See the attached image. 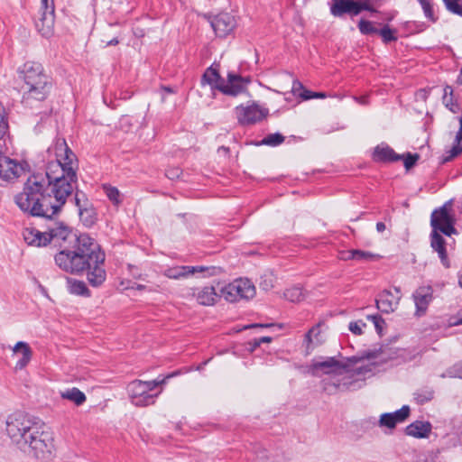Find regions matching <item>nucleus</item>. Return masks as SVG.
I'll list each match as a JSON object with an SVG mask.
<instances>
[{"instance_id":"e433bc0d","label":"nucleus","mask_w":462,"mask_h":462,"mask_svg":"<svg viewBox=\"0 0 462 462\" xmlns=\"http://www.w3.org/2000/svg\"><path fill=\"white\" fill-rule=\"evenodd\" d=\"M104 190L107 196V198L115 204L119 205L121 202L120 199V191L112 186H104Z\"/></svg>"},{"instance_id":"a19ab883","label":"nucleus","mask_w":462,"mask_h":462,"mask_svg":"<svg viewBox=\"0 0 462 462\" xmlns=\"http://www.w3.org/2000/svg\"><path fill=\"white\" fill-rule=\"evenodd\" d=\"M356 5L358 9V14L362 11L375 12L373 0H357L356 1Z\"/></svg>"},{"instance_id":"c756f323","label":"nucleus","mask_w":462,"mask_h":462,"mask_svg":"<svg viewBox=\"0 0 462 462\" xmlns=\"http://www.w3.org/2000/svg\"><path fill=\"white\" fill-rule=\"evenodd\" d=\"M60 397L72 402L77 406L82 405L87 400L85 393L77 387H72L61 392Z\"/></svg>"},{"instance_id":"f8f14e48","label":"nucleus","mask_w":462,"mask_h":462,"mask_svg":"<svg viewBox=\"0 0 462 462\" xmlns=\"http://www.w3.org/2000/svg\"><path fill=\"white\" fill-rule=\"evenodd\" d=\"M49 244L52 241L62 245L73 236L72 227L65 221H54L47 227Z\"/></svg>"},{"instance_id":"58836bf2","label":"nucleus","mask_w":462,"mask_h":462,"mask_svg":"<svg viewBox=\"0 0 462 462\" xmlns=\"http://www.w3.org/2000/svg\"><path fill=\"white\" fill-rule=\"evenodd\" d=\"M447 8L454 14L462 16V1L461 0H443Z\"/></svg>"},{"instance_id":"13d9d810","label":"nucleus","mask_w":462,"mask_h":462,"mask_svg":"<svg viewBox=\"0 0 462 462\" xmlns=\"http://www.w3.org/2000/svg\"><path fill=\"white\" fill-rule=\"evenodd\" d=\"M131 289H135V290H138V291H143L146 289V286L143 285V284H135V285H133L131 287Z\"/></svg>"},{"instance_id":"4c0bfd02","label":"nucleus","mask_w":462,"mask_h":462,"mask_svg":"<svg viewBox=\"0 0 462 462\" xmlns=\"http://www.w3.org/2000/svg\"><path fill=\"white\" fill-rule=\"evenodd\" d=\"M358 28L363 34L377 33L378 30L374 26L373 23L361 19L358 23Z\"/></svg>"},{"instance_id":"052dcab7","label":"nucleus","mask_w":462,"mask_h":462,"mask_svg":"<svg viewBox=\"0 0 462 462\" xmlns=\"http://www.w3.org/2000/svg\"><path fill=\"white\" fill-rule=\"evenodd\" d=\"M457 81L458 84L462 85V67H461L460 73H459V75L457 77Z\"/></svg>"},{"instance_id":"5701e85b","label":"nucleus","mask_w":462,"mask_h":462,"mask_svg":"<svg viewBox=\"0 0 462 462\" xmlns=\"http://www.w3.org/2000/svg\"><path fill=\"white\" fill-rule=\"evenodd\" d=\"M23 236L27 245L32 246H46L49 245L47 231L42 232L35 227H25Z\"/></svg>"},{"instance_id":"ea45409f","label":"nucleus","mask_w":462,"mask_h":462,"mask_svg":"<svg viewBox=\"0 0 462 462\" xmlns=\"http://www.w3.org/2000/svg\"><path fill=\"white\" fill-rule=\"evenodd\" d=\"M377 258V255L370 252L354 249V260L357 261H371Z\"/></svg>"},{"instance_id":"3c124183","label":"nucleus","mask_w":462,"mask_h":462,"mask_svg":"<svg viewBox=\"0 0 462 462\" xmlns=\"http://www.w3.org/2000/svg\"><path fill=\"white\" fill-rule=\"evenodd\" d=\"M249 344L251 346L252 350H254L256 347L261 346L259 338H255V339L252 340Z\"/></svg>"},{"instance_id":"39448f33","label":"nucleus","mask_w":462,"mask_h":462,"mask_svg":"<svg viewBox=\"0 0 462 462\" xmlns=\"http://www.w3.org/2000/svg\"><path fill=\"white\" fill-rule=\"evenodd\" d=\"M164 383L165 380L159 379L152 381L134 380L128 384L127 392L135 406L144 407L154 402L157 393L152 394V392Z\"/></svg>"},{"instance_id":"79ce46f5","label":"nucleus","mask_w":462,"mask_h":462,"mask_svg":"<svg viewBox=\"0 0 462 462\" xmlns=\"http://www.w3.org/2000/svg\"><path fill=\"white\" fill-rule=\"evenodd\" d=\"M421 5V8L424 12L425 16L430 21L434 22L436 20L434 16V12L431 4L428 0H418Z\"/></svg>"},{"instance_id":"1a4fd4ad","label":"nucleus","mask_w":462,"mask_h":462,"mask_svg":"<svg viewBox=\"0 0 462 462\" xmlns=\"http://www.w3.org/2000/svg\"><path fill=\"white\" fill-rule=\"evenodd\" d=\"M235 112L238 124L244 126L260 123L269 115V109L255 101L237 106Z\"/></svg>"},{"instance_id":"f3484780","label":"nucleus","mask_w":462,"mask_h":462,"mask_svg":"<svg viewBox=\"0 0 462 462\" xmlns=\"http://www.w3.org/2000/svg\"><path fill=\"white\" fill-rule=\"evenodd\" d=\"M12 357L16 360L14 369L23 370L32 358V349L28 343L19 341L12 347Z\"/></svg>"},{"instance_id":"e2e57ef3","label":"nucleus","mask_w":462,"mask_h":462,"mask_svg":"<svg viewBox=\"0 0 462 462\" xmlns=\"http://www.w3.org/2000/svg\"><path fill=\"white\" fill-rule=\"evenodd\" d=\"M448 90H450V92H452L451 88H450V87H447V88H445V92H446V93L448 92Z\"/></svg>"},{"instance_id":"4468645a","label":"nucleus","mask_w":462,"mask_h":462,"mask_svg":"<svg viewBox=\"0 0 462 462\" xmlns=\"http://www.w3.org/2000/svg\"><path fill=\"white\" fill-rule=\"evenodd\" d=\"M208 270L206 266H190V265H174L167 267L162 274L171 280L188 279L197 273H204Z\"/></svg>"},{"instance_id":"a18cd8bd","label":"nucleus","mask_w":462,"mask_h":462,"mask_svg":"<svg viewBox=\"0 0 462 462\" xmlns=\"http://www.w3.org/2000/svg\"><path fill=\"white\" fill-rule=\"evenodd\" d=\"M378 356L379 354L377 352H368L364 356L363 359L372 361V365L375 366L383 364L384 361L383 359H378Z\"/></svg>"},{"instance_id":"c9c22d12","label":"nucleus","mask_w":462,"mask_h":462,"mask_svg":"<svg viewBox=\"0 0 462 462\" xmlns=\"http://www.w3.org/2000/svg\"><path fill=\"white\" fill-rule=\"evenodd\" d=\"M384 42H390L397 40L396 31L391 29L388 25L383 26L377 32Z\"/></svg>"},{"instance_id":"dca6fc26","label":"nucleus","mask_w":462,"mask_h":462,"mask_svg":"<svg viewBox=\"0 0 462 462\" xmlns=\"http://www.w3.org/2000/svg\"><path fill=\"white\" fill-rule=\"evenodd\" d=\"M250 82L239 75L229 73L226 81L219 87V91L225 95L236 97L246 90V85Z\"/></svg>"},{"instance_id":"9b49d317","label":"nucleus","mask_w":462,"mask_h":462,"mask_svg":"<svg viewBox=\"0 0 462 462\" xmlns=\"http://www.w3.org/2000/svg\"><path fill=\"white\" fill-rule=\"evenodd\" d=\"M191 299L200 307H214L220 300L222 295L218 293L217 288L208 284L191 289Z\"/></svg>"},{"instance_id":"2f4dec72","label":"nucleus","mask_w":462,"mask_h":462,"mask_svg":"<svg viewBox=\"0 0 462 462\" xmlns=\"http://www.w3.org/2000/svg\"><path fill=\"white\" fill-rule=\"evenodd\" d=\"M462 129L459 127L456 133L455 139L452 147L446 152V155L443 159L444 162H449L462 153Z\"/></svg>"},{"instance_id":"2eb2a0df","label":"nucleus","mask_w":462,"mask_h":462,"mask_svg":"<svg viewBox=\"0 0 462 462\" xmlns=\"http://www.w3.org/2000/svg\"><path fill=\"white\" fill-rule=\"evenodd\" d=\"M41 17L35 22L39 32L44 37H50L54 32L55 5L42 6Z\"/></svg>"},{"instance_id":"37998d69","label":"nucleus","mask_w":462,"mask_h":462,"mask_svg":"<svg viewBox=\"0 0 462 462\" xmlns=\"http://www.w3.org/2000/svg\"><path fill=\"white\" fill-rule=\"evenodd\" d=\"M401 159L403 160V164L407 170L411 169L418 161V154H410L408 153L406 156H401Z\"/></svg>"},{"instance_id":"f704fd0d","label":"nucleus","mask_w":462,"mask_h":462,"mask_svg":"<svg viewBox=\"0 0 462 462\" xmlns=\"http://www.w3.org/2000/svg\"><path fill=\"white\" fill-rule=\"evenodd\" d=\"M284 136L279 133H274L268 134L266 137H264L261 143L264 145H270V146H277L284 142Z\"/></svg>"},{"instance_id":"a211bd4d","label":"nucleus","mask_w":462,"mask_h":462,"mask_svg":"<svg viewBox=\"0 0 462 462\" xmlns=\"http://www.w3.org/2000/svg\"><path fill=\"white\" fill-rule=\"evenodd\" d=\"M236 19L227 13H221L211 22L212 28L218 37H226L236 28Z\"/></svg>"},{"instance_id":"7c9ffc66","label":"nucleus","mask_w":462,"mask_h":462,"mask_svg":"<svg viewBox=\"0 0 462 462\" xmlns=\"http://www.w3.org/2000/svg\"><path fill=\"white\" fill-rule=\"evenodd\" d=\"M67 288L70 294L77 296H89L90 291L83 281H78L76 279L67 280Z\"/></svg>"},{"instance_id":"72a5a7b5","label":"nucleus","mask_w":462,"mask_h":462,"mask_svg":"<svg viewBox=\"0 0 462 462\" xmlns=\"http://www.w3.org/2000/svg\"><path fill=\"white\" fill-rule=\"evenodd\" d=\"M314 367L316 369L324 370L326 373H333L336 372L337 369L341 368V365L338 361L331 357L323 362H319L315 364Z\"/></svg>"},{"instance_id":"de8ad7c7","label":"nucleus","mask_w":462,"mask_h":462,"mask_svg":"<svg viewBox=\"0 0 462 462\" xmlns=\"http://www.w3.org/2000/svg\"><path fill=\"white\" fill-rule=\"evenodd\" d=\"M339 259L343 261L354 260V249L340 252Z\"/></svg>"},{"instance_id":"4d7b16f0","label":"nucleus","mask_w":462,"mask_h":462,"mask_svg":"<svg viewBox=\"0 0 462 462\" xmlns=\"http://www.w3.org/2000/svg\"><path fill=\"white\" fill-rule=\"evenodd\" d=\"M328 95L325 92H316L314 98H326Z\"/></svg>"},{"instance_id":"ddd939ff","label":"nucleus","mask_w":462,"mask_h":462,"mask_svg":"<svg viewBox=\"0 0 462 462\" xmlns=\"http://www.w3.org/2000/svg\"><path fill=\"white\" fill-rule=\"evenodd\" d=\"M401 298L399 288H394L393 291L384 290L376 300L377 309L383 313H392L398 308Z\"/></svg>"},{"instance_id":"423d86ee","label":"nucleus","mask_w":462,"mask_h":462,"mask_svg":"<svg viewBox=\"0 0 462 462\" xmlns=\"http://www.w3.org/2000/svg\"><path fill=\"white\" fill-rule=\"evenodd\" d=\"M220 292L226 301L236 303L253 299L256 294V289L250 280L238 278L223 286Z\"/></svg>"},{"instance_id":"c03bdc74","label":"nucleus","mask_w":462,"mask_h":462,"mask_svg":"<svg viewBox=\"0 0 462 462\" xmlns=\"http://www.w3.org/2000/svg\"><path fill=\"white\" fill-rule=\"evenodd\" d=\"M305 89H306L305 87L300 80L294 79L292 81L291 93L294 96H297L300 99V94H302V92H304Z\"/></svg>"},{"instance_id":"393cba45","label":"nucleus","mask_w":462,"mask_h":462,"mask_svg":"<svg viewBox=\"0 0 462 462\" xmlns=\"http://www.w3.org/2000/svg\"><path fill=\"white\" fill-rule=\"evenodd\" d=\"M330 13L336 17L342 16L345 14L357 15L358 9L354 0H332Z\"/></svg>"},{"instance_id":"412c9836","label":"nucleus","mask_w":462,"mask_h":462,"mask_svg":"<svg viewBox=\"0 0 462 462\" xmlns=\"http://www.w3.org/2000/svg\"><path fill=\"white\" fill-rule=\"evenodd\" d=\"M105 257V253H103L100 262L91 261L86 270L88 272V280L93 286H98L106 280V271L104 269Z\"/></svg>"},{"instance_id":"864d4df0","label":"nucleus","mask_w":462,"mask_h":462,"mask_svg":"<svg viewBox=\"0 0 462 462\" xmlns=\"http://www.w3.org/2000/svg\"><path fill=\"white\" fill-rule=\"evenodd\" d=\"M54 5V0H41V6Z\"/></svg>"},{"instance_id":"0eeeda50","label":"nucleus","mask_w":462,"mask_h":462,"mask_svg":"<svg viewBox=\"0 0 462 462\" xmlns=\"http://www.w3.org/2000/svg\"><path fill=\"white\" fill-rule=\"evenodd\" d=\"M42 185L36 180L35 178L27 180L23 190L15 197V203L21 210L28 212L32 216H36L37 206L39 205V198Z\"/></svg>"},{"instance_id":"49530a36","label":"nucleus","mask_w":462,"mask_h":462,"mask_svg":"<svg viewBox=\"0 0 462 462\" xmlns=\"http://www.w3.org/2000/svg\"><path fill=\"white\" fill-rule=\"evenodd\" d=\"M363 326H365V324H361L360 322H350L349 330L355 335H361L363 333Z\"/></svg>"},{"instance_id":"7ed1b4c3","label":"nucleus","mask_w":462,"mask_h":462,"mask_svg":"<svg viewBox=\"0 0 462 462\" xmlns=\"http://www.w3.org/2000/svg\"><path fill=\"white\" fill-rule=\"evenodd\" d=\"M100 245L88 234L75 236L70 248H65L55 255L56 264L63 271L72 273H83L89 263L100 262L102 254Z\"/></svg>"},{"instance_id":"9d476101","label":"nucleus","mask_w":462,"mask_h":462,"mask_svg":"<svg viewBox=\"0 0 462 462\" xmlns=\"http://www.w3.org/2000/svg\"><path fill=\"white\" fill-rule=\"evenodd\" d=\"M430 225L433 228L432 232H441L448 236L457 234L454 226L455 218L451 213V205L446 203L439 208L435 209L431 213Z\"/></svg>"},{"instance_id":"6ab92c4d","label":"nucleus","mask_w":462,"mask_h":462,"mask_svg":"<svg viewBox=\"0 0 462 462\" xmlns=\"http://www.w3.org/2000/svg\"><path fill=\"white\" fill-rule=\"evenodd\" d=\"M433 299V289L429 286H420L413 293V300L416 306L415 314L419 317L423 316L430 303Z\"/></svg>"},{"instance_id":"5fc2aeb1","label":"nucleus","mask_w":462,"mask_h":462,"mask_svg":"<svg viewBox=\"0 0 462 462\" xmlns=\"http://www.w3.org/2000/svg\"><path fill=\"white\" fill-rule=\"evenodd\" d=\"M376 230L378 232H383L385 230V225L383 222H378L376 224Z\"/></svg>"},{"instance_id":"b1692460","label":"nucleus","mask_w":462,"mask_h":462,"mask_svg":"<svg viewBox=\"0 0 462 462\" xmlns=\"http://www.w3.org/2000/svg\"><path fill=\"white\" fill-rule=\"evenodd\" d=\"M372 159L375 162H392L401 160V155H398L387 144L381 143L374 149Z\"/></svg>"},{"instance_id":"6e6552de","label":"nucleus","mask_w":462,"mask_h":462,"mask_svg":"<svg viewBox=\"0 0 462 462\" xmlns=\"http://www.w3.org/2000/svg\"><path fill=\"white\" fill-rule=\"evenodd\" d=\"M5 152L0 153V185L13 184L27 172L26 162L5 156Z\"/></svg>"},{"instance_id":"473e14b6","label":"nucleus","mask_w":462,"mask_h":462,"mask_svg":"<svg viewBox=\"0 0 462 462\" xmlns=\"http://www.w3.org/2000/svg\"><path fill=\"white\" fill-rule=\"evenodd\" d=\"M283 297L288 301L299 303L306 298L303 289L298 286L288 288L283 292Z\"/></svg>"},{"instance_id":"bb28decb","label":"nucleus","mask_w":462,"mask_h":462,"mask_svg":"<svg viewBox=\"0 0 462 462\" xmlns=\"http://www.w3.org/2000/svg\"><path fill=\"white\" fill-rule=\"evenodd\" d=\"M324 321H319V323L311 327L305 334L304 344L308 350L312 349L314 346L319 345L323 342L321 334L322 328L324 327Z\"/></svg>"},{"instance_id":"09e8293b","label":"nucleus","mask_w":462,"mask_h":462,"mask_svg":"<svg viewBox=\"0 0 462 462\" xmlns=\"http://www.w3.org/2000/svg\"><path fill=\"white\" fill-rule=\"evenodd\" d=\"M315 94H316V92L306 88L305 91L302 92V94H300V101H306V100L312 99V98H314Z\"/></svg>"},{"instance_id":"c85d7f7f","label":"nucleus","mask_w":462,"mask_h":462,"mask_svg":"<svg viewBox=\"0 0 462 462\" xmlns=\"http://www.w3.org/2000/svg\"><path fill=\"white\" fill-rule=\"evenodd\" d=\"M225 79L221 78L218 70V65H211L206 69L202 76V83L209 85L212 88L219 90V87Z\"/></svg>"},{"instance_id":"f03ea898","label":"nucleus","mask_w":462,"mask_h":462,"mask_svg":"<svg viewBox=\"0 0 462 462\" xmlns=\"http://www.w3.org/2000/svg\"><path fill=\"white\" fill-rule=\"evenodd\" d=\"M10 439L37 458H47L55 450L51 429L43 421L23 411L11 414L6 421Z\"/></svg>"},{"instance_id":"4be33fe9","label":"nucleus","mask_w":462,"mask_h":462,"mask_svg":"<svg viewBox=\"0 0 462 462\" xmlns=\"http://www.w3.org/2000/svg\"><path fill=\"white\" fill-rule=\"evenodd\" d=\"M410 415V408L407 405L392 413H383L380 417V424L389 429H393L396 424L403 422Z\"/></svg>"},{"instance_id":"680f3d73","label":"nucleus","mask_w":462,"mask_h":462,"mask_svg":"<svg viewBox=\"0 0 462 462\" xmlns=\"http://www.w3.org/2000/svg\"><path fill=\"white\" fill-rule=\"evenodd\" d=\"M267 325H262V324H254L249 326L250 328H255V327H266Z\"/></svg>"},{"instance_id":"cd10ccee","label":"nucleus","mask_w":462,"mask_h":462,"mask_svg":"<svg viewBox=\"0 0 462 462\" xmlns=\"http://www.w3.org/2000/svg\"><path fill=\"white\" fill-rule=\"evenodd\" d=\"M431 431V424L429 421L417 420L406 428V434L417 439L427 438Z\"/></svg>"},{"instance_id":"8fccbe9b","label":"nucleus","mask_w":462,"mask_h":462,"mask_svg":"<svg viewBox=\"0 0 462 462\" xmlns=\"http://www.w3.org/2000/svg\"><path fill=\"white\" fill-rule=\"evenodd\" d=\"M356 100L362 105L368 104V97L367 96H361L359 97H356Z\"/></svg>"},{"instance_id":"603ef678","label":"nucleus","mask_w":462,"mask_h":462,"mask_svg":"<svg viewBox=\"0 0 462 462\" xmlns=\"http://www.w3.org/2000/svg\"><path fill=\"white\" fill-rule=\"evenodd\" d=\"M181 374V371L180 370H178V371H175L171 374H169L168 375H166L164 378H162V380H165V383L167 382V380H169L170 378L171 377H174V376H177L179 374Z\"/></svg>"},{"instance_id":"6e6d98bb","label":"nucleus","mask_w":462,"mask_h":462,"mask_svg":"<svg viewBox=\"0 0 462 462\" xmlns=\"http://www.w3.org/2000/svg\"><path fill=\"white\" fill-rule=\"evenodd\" d=\"M273 338L271 337H263L259 338L260 344L263 343H271Z\"/></svg>"},{"instance_id":"20e7f679","label":"nucleus","mask_w":462,"mask_h":462,"mask_svg":"<svg viewBox=\"0 0 462 462\" xmlns=\"http://www.w3.org/2000/svg\"><path fill=\"white\" fill-rule=\"evenodd\" d=\"M18 77L22 81V98L24 103L43 102L51 96L52 81L41 63L26 61L18 69Z\"/></svg>"},{"instance_id":"f257e3e1","label":"nucleus","mask_w":462,"mask_h":462,"mask_svg":"<svg viewBox=\"0 0 462 462\" xmlns=\"http://www.w3.org/2000/svg\"><path fill=\"white\" fill-rule=\"evenodd\" d=\"M48 186L41 191L36 217L51 218L65 205L77 181L78 159L65 139L57 138L47 150Z\"/></svg>"},{"instance_id":"a878e982","label":"nucleus","mask_w":462,"mask_h":462,"mask_svg":"<svg viewBox=\"0 0 462 462\" xmlns=\"http://www.w3.org/2000/svg\"><path fill=\"white\" fill-rule=\"evenodd\" d=\"M430 245H431L432 249L438 253L442 264L446 268H449L450 262L448 260L447 250H446V242H445V239L440 236L439 233L431 232Z\"/></svg>"},{"instance_id":"bf43d9fd","label":"nucleus","mask_w":462,"mask_h":462,"mask_svg":"<svg viewBox=\"0 0 462 462\" xmlns=\"http://www.w3.org/2000/svg\"><path fill=\"white\" fill-rule=\"evenodd\" d=\"M119 41L116 38L112 39L107 42V45H116L118 44Z\"/></svg>"},{"instance_id":"aec40b11","label":"nucleus","mask_w":462,"mask_h":462,"mask_svg":"<svg viewBox=\"0 0 462 462\" xmlns=\"http://www.w3.org/2000/svg\"><path fill=\"white\" fill-rule=\"evenodd\" d=\"M76 205L79 208L80 220L86 226H92L96 221V212L94 208L89 205L83 193L79 192L75 195Z\"/></svg>"}]
</instances>
